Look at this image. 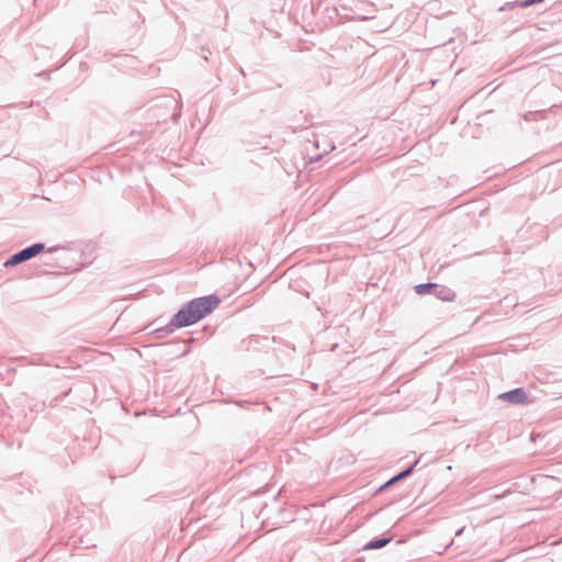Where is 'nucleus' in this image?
<instances>
[{"label": "nucleus", "instance_id": "obj_1", "mask_svg": "<svg viewBox=\"0 0 562 562\" xmlns=\"http://www.w3.org/2000/svg\"><path fill=\"white\" fill-rule=\"evenodd\" d=\"M220 303V297L213 294L192 299L172 316L171 326H191L216 310Z\"/></svg>", "mask_w": 562, "mask_h": 562}, {"label": "nucleus", "instance_id": "obj_2", "mask_svg": "<svg viewBox=\"0 0 562 562\" xmlns=\"http://www.w3.org/2000/svg\"><path fill=\"white\" fill-rule=\"evenodd\" d=\"M45 249L44 243H34L18 252L11 255L4 262L5 268L18 266L24 261H27Z\"/></svg>", "mask_w": 562, "mask_h": 562}, {"label": "nucleus", "instance_id": "obj_3", "mask_svg": "<svg viewBox=\"0 0 562 562\" xmlns=\"http://www.w3.org/2000/svg\"><path fill=\"white\" fill-rule=\"evenodd\" d=\"M498 398L510 404H525L529 402L525 390L521 387L502 393Z\"/></svg>", "mask_w": 562, "mask_h": 562}, {"label": "nucleus", "instance_id": "obj_4", "mask_svg": "<svg viewBox=\"0 0 562 562\" xmlns=\"http://www.w3.org/2000/svg\"><path fill=\"white\" fill-rule=\"evenodd\" d=\"M419 460H416L412 465L407 467L406 469L402 470L394 476H392L390 480H387L384 484H382L376 493L390 487L391 485L395 484L396 482L404 480L408 477L413 472L415 467L418 464Z\"/></svg>", "mask_w": 562, "mask_h": 562}, {"label": "nucleus", "instance_id": "obj_5", "mask_svg": "<svg viewBox=\"0 0 562 562\" xmlns=\"http://www.w3.org/2000/svg\"><path fill=\"white\" fill-rule=\"evenodd\" d=\"M393 539L392 535L384 533L380 537H374L363 546V550H378L384 548Z\"/></svg>", "mask_w": 562, "mask_h": 562}, {"label": "nucleus", "instance_id": "obj_6", "mask_svg": "<svg viewBox=\"0 0 562 562\" xmlns=\"http://www.w3.org/2000/svg\"><path fill=\"white\" fill-rule=\"evenodd\" d=\"M432 295L441 301H452L456 296V293L452 289L436 283Z\"/></svg>", "mask_w": 562, "mask_h": 562}, {"label": "nucleus", "instance_id": "obj_7", "mask_svg": "<svg viewBox=\"0 0 562 562\" xmlns=\"http://www.w3.org/2000/svg\"><path fill=\"white\" fill-rule=\"evenodd\" d=\"M314 147L316 149H322V154H318V155H315V156H311L308 159H310V162H316L318 161L324 154H328L333 150H336L338 149V146L335 144V143H319V142H316V143H313Z\"/></svg>", "mask_w": 562, "mask_h": 562}, {"label": "nucleus", "instance_id": "obj_8", "mask_svg": "<svg viewBox=\"0 0 562 562\" xmlns=\"http://www.w3.org/2000/svg\"><path fill=\"white\" fill-rule=\"evenodd\" d=\"M434 288H436V283H419L414 286L415 292L418 295L432 294Z\"/></svg>", "mask_w": 562, "mask_h": 562}, {"label": "nucleus", "instance_id": "obj_9", "mask_svg": "<svg viewBox=\"0 0 562 562\" xmlns=\"http://www.w3.org/2000/svg\"><path fill=\"white\" fill-rule=\"evenodd\" d=\"M176 328H179L178 326H171V321L164 327L155 329V333L158 337H165L175 331Z\"/></svg>", "mask_w": 562, "mask_h": 562}, {"label": "nucleus", "instance_id": "obj_10", "mask_svg": "<svg viewBox=\"0 0 562 562\" xmlns=\"http://www.w3.org/2000/svg\"><path fill=\"white\" fill-rule=\"evenodd\" d=\"M79 542L85 547V548H92V547H95V543H93L91 541V539H85V538H80L79 539Z\"/></svg>", "mask_w": 562, "mask_h": 562}, {"label": "nucleus", "instance_id": "obj_11", "mask_svg": "<svg viewBox=\"0 0 562 562\" xmlns=\"http://www.w3.org/2000/svg\"><path fill=\"white\" fill-rule=\"evenodd\" d=\"M536 114H538V112H535V113H532V112H528V113H526V114L524 115V119H525L526 121H529V120H531V116H533V115H536Z\"/></svg>", "mask_w": 562, "mask_h": 562}, {"label": "nucleus", "instance_id": "obj_12", "mask_svg": "<svg viewBox=\"0 0 562 562\" xmlns=\"http://www.w3.org/2000/svg\"><path fill=\"white\" fill-rule=\"evenodd\" d=\"M428 143H424V142H420V143H415L414 147H412L409 150H413L414 148L418 147V146H427Z\"/></svg>", "mask_w": 562, "mask_h": 562}, {"label": "nucleus", "instance_id": "obj_13", "mask_svg": "<svg viewBox=\"0 0 562 562\" xmlns=\"http://www.w3.org/2000/svg\"><path fill=\"white\" fill-rule=\"evenodd\" d=\"M30 363H31V364H38V363H41V362H40V360H32Z\"/></svg>", "mask_w": 562, "mask_h": 562}, {"label": "nucleus", "instance_id": "obj_14", "mask_svg": "<svg viewBox=\"0 0 562 562\" xmlns=\"http://www.w3.org/2000/svg\"><path fill=\"white\" fill-rule=\"evenodd\" d=\"M189 351H190V350H189L188 348H187V349H184V351L181 353V356H184V355L189 353Z\"/></svg>", "mask_w": 562, "mask_h": 562}]
</instances>
